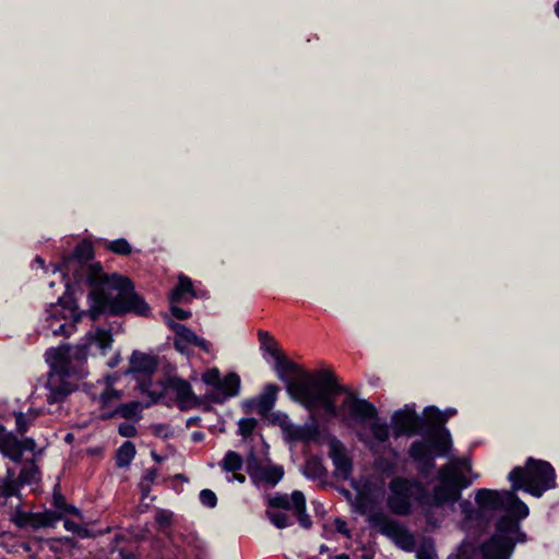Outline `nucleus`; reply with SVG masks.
<instances>
[{"mask_svg":"<svg viewBox=\"0 0 559 559\" xmlns=\"http://www.w3.org/2000/svg\"><path fill=\"white\" fill-rule=\"evenodd\" d=\"M135 456V447L132 442L126 441L117 452L116 463L119 467L128 466Z\"/></svg>","mask_w":559,"mask_h":559,"instance_id":"nucleus-30","label":"nucleus"},{"mask_svg":"<svg viewBox=\"0 0 559 559\" xmlns=\"http://www.w3.org/2000/svg\"><path fill=\"white\" fill-rule=\"evenodd\" d=\"M38 416V413L29 411L28 413L15 414L16 431L21 435L25 433L29 424Z\"/></svg>","mask_w":559,"mask_h":559,"instance_id":"nucleus-35","label":"nucleus"},{"mask_svg":"<svg viewBox=\"0 0 559 559\" xmlns=\"http://www.w3.org/2000/svg\"><path fill=\"white\" fill-rule=\"evenodd\" d=\"M82 314L71 296L60 297L46 309L44 329L52 335L68 337L75 331V323Z\"/></svg>","mask_w":559,"mask_h":559,"instance_id":"nucleus-9","label":"nucleus"},{"mask_svg":"<svg viewBox=\"0 0 559 559\" xmlns=\"http://www.w3.org/2000/svg\"><path fill=\"white\" fill-rule=\"evenodd\" d=\"M283 435L288 442H310L319 437V427L316 420L305 425H295L289 421L282 424Z\"/></svg>","mask_w":559,"mask_h":559,"instance_id":"nucleus-18","label":"nucleus"},{"mask_svg":"<svg viewBox=\"0 0 559 559\" xmlns=\"http://www.w3.org/2000/svg\"><path fill=\"white\" fill-rule=\"evenodd\" d=\"M338 416L346 420V417L342 415V411H347L348 416L361 424L370 420L369 430L378 443H383L389 440L390 428L386 423L379 421L378 411L373 404L366 400L356 399L353 393H348L338 408Z\"/></svg>","mask_w":559,"mask_h":559,"instance_id":"nucleus-11","label":"nucleus"},{"mask_svg":"<svg viewBox=\"0 0 559 559\" xmlns=\"http://www.w3.org/2000/svg\"><path fill=\"white\" fill-rule=\"evenodd\" d=\"M111 345V333L105 329H96L86 334L82 344L49 348L45 353L46 361L50 366L46 384L49 391L47 401L61 402L76 389L78 381L86 374L85 362L90 347L95 346L102 355H105Z\"/></svg>","mask_w":559,"mask_h":559,"instance_id":"nucleus-3","label":"nucleus"},{"mask_svg":"<svg viewBox=\"0 0 559 559\" xmlns=\"http://www.w3.org/2000/svg\"><path fill=\"white\" fill-rule=\"evenodd\" d=\"M240 389V378L236 373H229L221 379L217 390L224 397H233L238 395Z\"/></svg>","mask_w":559,"mask_h":559,"instance_id":"nucleus-28","label":"nucleus"},{"mask_svg":"<svg viewBox=\"0 0 559 559\" xmlns=\"http://www.w3.org/2000/svg\"><path fill=\"white\" fill-rule=\"evenodd\" d=\"M193 439H194L195 441H199V440H201V439H202V435H201V433H198V432H194V433H193Z\"/></svg>","mask_w":559,"mask_h":559,"instance_id":"nucleus-55","label":"nucleus"},{"mask_svg":"<svg viewBox=\"0 0 559 559\" xmlns=\"http://www.w3.org/2000/svg\"><path fill=\"white\" fill-rule=\"evenodd\" d=\"M460 508L462 513L464 514L466 520H472L476 511L474 510L472 503L467 500H463L460 502Z\"/></svg>","mask_w":559,"mask_h":559,"instance_id":"nucleus-46","label":"nucleus"},{"mask_svg":"<svg viewBox=\"0 0 559 559\" xmlns=\"http://www.w3.org/2000/svg\"><path fill=\"white\" fill-rule=\"evenodd\" d=\"M426 421L431 426V429L443 427L447 421L444 415L435 406H428L424 411Z\"/></svg>","mask_w":559,"mask_h":559,"instance_id":"nucleus-33","label":"nucleus"},{"mask_svg":"<svg viewBox=\"0 0 559 559\" xmlns=\"http://www.w3.org/2000/svg\"><path fill=\"white\" fill-rule=\"evenodd\" d=\"M426 439L435 456H450L452 451L451 433L445 427L430 429Z\"/></svg>","mask_w":559,"mask_h":559,"instance_id":"nucleus-19","label":"nucleus"},{"mask_svg":"<svg viewBox=\"0 0 559 559\" xmlns=\"http://www.w3.org/2000/svg\"><path fill=\"white\" fill-rule=\"evenodd\" d=\"M266 516L271 523L277 528H285L293 524V520L286 513L278 510H267Z\"/></svg>","mask_w":559,"mask_h":559,"instance_id":"nucleus-34","label":"nucleus"},{"mask_svg":"<svg viewBox=\"0 0 559 559\" xmlns=\"http://www.w3.org/2000/svg\"><path fill=\"white\" fill-rule=\"evenodd\" d=\"M118 431L122 437H134L136 435V428L133 424L122 423L118 427Z\"/></svg>","mask_w":559,"mask_h":559,"instance_id":"nucleus-44","label":"nucleus"},{"mask_svg":"<svg viewBox=\"0 0 559 559\" xmlns=\"http://www.w3.org/2000/svg\"><path fill=\"white\" fill-rule=\"evenodd\" d=\"M170 312L173 317L178 320H187L191 317V312L189 310L181 309L177 307L175 304H171Z\"/></svg>","mask_w":559,"mask_h":559,"instance_id":"nucleus-45","label":"nucleus"},{"mask_svg":"<svg viewBox=\"0 0 559 559\" xmlns=\"http://www.w3.org/2000/svg\"><path fill=\"white\" fill-rule=\"evenodd\" d=\"M174 513L166 509H157L155 512V521L158 530L166 536L167 546L159 548V543H154V548L159 552L162 559H189L193 556L195 559H206V549L202 542L194 537L188 540L181 535L171 534L170 527Z\"/></svg>","mask_w":559,"mask_h":559,"instance_id":"nucleus-6","label":"nucleus"},{"mask_svg":"<svg viewBox=\"0 0 559 559\" xmlns=\"http://www.w3.org/2000/svg\"><path fill=\"white\" fill-rule=\"evenodd\" d=\"M168 326L175 332L174 346L181 354L188 353L189 345H194L205 353H211V344L199 337L192 330L181 323L167 319Z\"/></svg>","mask_w":559,"mask_h":559,"instance_id":"nucleus-14","label":"nucleus"},{"mask_svg":"<svg viewBox=\"0 0 559 559\" xmlns=\"http://www.w3.org/2000/svg\"><path fill=\"white\" fill-rule=\"evenodd\" d=\"M23 445V452L25 450L27 451H34L36 443L33 439H25L24 441H21Z\"/></svg>","mask_w":559,"mask_h":559,"instance_id":"nucleus-49","label":"nucleus"},{"mask_svg":"<svg viewBox=\"0 0 559 559\" xmlns=\"http://www.w3.org/2000/svg\"><path fill=\"white\" fill-rule=\"evenodd\" d=\"M554 11L556 16L559 19V0L555 3Z\"/></svg>","mask_w":559,"mask_h":559,"instance_id":"nucleus-53","label":"nucleus"},{"mask_svg":"<svg viewBox=\"0 0 559 559\" xmlns=\"http://www.w3.org/2000/svg\"><path fill=\"white\" fill-rule=\"evenodd\" d=\"M257 424L258 421L254 418H241L238 421L239 435L242 436L243 438H248L254 431Z\"/></svg>","mask_w":559,"mask_h":559,"instance_id":"nucleus-38","label":"nucleus"},{"mask_svg":"<svg viewBox=\"0 0 559 559\" xmlns=\"http://www.w3.org/2000/svg\"><path fill=\"white\" fill-rule=\"evenodd\" d=\"M151 488H147V486H144V489H141L143 495L146 496L148 493Z\"/></svg>","mask_w":559,"mask_h":559,"instance_id":"nucleus-56","label":"nucleus"},{"mask_svg":"<svg viewBox=\"0 0 559 559\" xmlns=\"http://www.w3.org/2000/svg\"><path fill=\"white\" fill-rule=\"evenodd\" d=\"M408 453L423 476H427L435 467V455L427 439L414 441Z\"/></svg>","mask_w":559,"mask_h":559,"instance_id":"nucleus-17","label":"nucleus"},{"mask_svg":"<svg viewBox=\"0 0 559 559\" xmlns=\"http://www.w3.org/2000/svg\"><path fill=\"white\" fill-rule=\"evenodd\" d=\"M0 451L12 461H20L23 454V445L20 440L0 425Z\"/></svg>","mask_w":559,"mask_h":559,"instance_id":"nucleus-21","label":"nucleus"},{"mask_svg":"<svg viewBox=\"0 0 559 559\" xmlns=\"http://www.w3.org/2000/svg\"><path fill=\"white\" fill-rule=\"evenodd\" d=\"M142 412V405L138 401H131L129 403L119 404L112 412L102 414V418L108 419L115 416L124 419H140Z\"/></svg>","mask_w":559,"mask_h":559,"instance_id":"nucleus-23","label":"nucleus"},{"mask_svg":"<svg viewBox=\"0 0 559 559\" xmlns=\"http://www.w3.org/2000/svg\"><path fill=\"white\" fill-rule=\"evenodd\" d=\"M191 394L190 385L183 382L179 388V395L181 399L189 397Z\"/></svg>","mask_w":559,"mask_h":559,"instance_id":"nucleus-48","label":"nucleus"},{"mask_svg":"<svg viewBox=\"0 0 559 559\" xmlns=\"http://www.w3.org/2000/svg\"><path fill=\"white\" fill-rule=\"evenodd\" d=\"M420 423L421 420L416 414L415 408L408 405L392 415V426L396 437L416 433L420 427Z\"/></svg>","mask_w":559,"mask_h":559,"instance_id":"nucleus-16","label":"nucleus"},{"mask_svg":"<svg viewBox=\"0 0 559 559\" xmlns=\"http://www.w3.org/2000/svg\"><path fill=\"white\" fill-rule=\"evenodd\" d=\"M269 506L273 509L294 510V492L288 496L287 493H277L269 499Z\"/></svg>","mask_w":559,"mask_h":559,"instance_id":"nucleus-32","label":"nucleus"},{"mask_svg":"<svg viewBox=\"0 0 559 559\" xmlns=\"http://www.w3.org/2000/svg\"><path fill=\"white\" fill-rule=\"evenodd\" d=\"M52 506L56 509L55 511L46 510L37 513L24 512L17 509L12 516V521L20 528L38 530L55 527L64 514L81 515L80 511L74 506L68 504L64 497L59 492L53 493Z\"/></svg>","mask_w":559,"mask_h":559,"instance_id":"nucleus-10","label":"nucleus"},{"mask_svg":"<svg viewBox=\"0 0 559 559\" xmlns=\"http://www.w3.org/2000/svg\"><path fill=\"white\" fill-rule=\"evenodd\" d=\"M294 502H295V514L298 519L299 524L304 528H309L312 525V521L310 516L306 513V498L305 495L299 491H294Z\"/></svg>","mask_w":559,"mask_h":559,"instance_id":"nucleus-29","label":"nucleus"},{"mask_svg":"<svg viewBox=\"0 0 559 559\" xmlns=\"http://www.w3.org/2000/svg\"><path fill=\"white\" fill-rule=\"evenodd\" d=\"M39 479V469L34 462H27L23 465L19 475V484H35Z\"/></svg>","mask_w":559,"mask_h":559,"instance_id":"nucleus-31","label":"nucleus"},{"mask_svg":"<svg viewBox=\"0 0 559 559\" xmlns=\"http://www.w3.org/2000/svg\"><path fill=\"white\" fill-rule=\"evenodd\" d=\"M278 386L276 384H267L263 393L259 396L257 407L262 415L267 414L274 406Z\"/></svg>","mask_w":559,"mask_h":559,"instance_id":"nucleus-27","label":"nucleus"},{"mask_svg":"<svg viewBox=\"0 0 559 559\" xmlns=\"http://www.w3.org/2000/svg\"><path fill=\"white\" fill-rule=\"evenodd\" d=\"M472 464L467 457H450L437 472V485L428 492L415 478L396 476L389 483L386 508L397 516H408L416 501L427 524L438 526L445 516L444 507L453 506L461 499L462 490L469 487L473 478Z\"/></svg>","mask_w":559,"mask_h":559,"instance_id":"nucleus-1","label":"nucleus"},{"mask_svg":"<svg viewBox=\"0 0 559 559\" xmlns=\"http://www.w3.org/2000/svg\"><path fill=\"white\" fill-rule=\"evenodd\" d=\"M157 477V472L154 468L146 469L144 472V475L142 476L140 488L144 489V486H147V488H151V485L154 483V480Z\"/></svg>","mask_w":559,"mask_h":559,"instance_id":"nucleus-42","label":"nucleus"},{"mask_svg":"<svg viewBox=\"0 0 559 559\" xmlns=\"http://www.w3.org/2000/svg\"><path fill=\"white\" fill-rule=\"evenodd\" d=\"M186 296L195 297L192 281L186 275H179L176 287L170 293V304L181 302Z\"/></svg>","mask_w":559,"mask_h":559,"instance_id":"nucleus-24","label":"nucleus"},{"mask_svg":"<svg viewBox=\"0 0 559 559\" xmlns=\"http://www.w3.org/2000/svg\"><path fill=\"white\" fill-rule=\"evenodd\" d=\"M247 472L254 484L271 487L277 485L284 476L282 466L261 463L253 456L248 459Z\"/></svg>","mask_w":559,"mask_h":559,"instance_id":"nucleus-13","label":"nucleus"},{"mask_svg":"<svg viewBox=\"0 0 559 559\" xmlns=\"http://www.w3.org/2000/svg\"><path fill=\"white\" fill-rule=\"evenodd\" d=\"M417 559H436V552L430 543H425L418 550H417Z\"/></svg>","mask_w":559,"mask_h":559,"instance_id":"nucleus-41","label":"nucleus"},{"mask_svg":"<svg viewBox=\"0 0 559 559\" xmlns=\"http://www.w3.org/2000/svg\"><path fill=\"white\" fill-rule=\"evenodd\" d=\"M107 249H109L110 251H112L116 254H122V255H127V254L131 253V251H132L130 243L124 238H120V239L108 242Z\"/></svg>","mask_w":559,"mask_h":559,"instance_id":"nucleus-37","label":"nucleus"},{"mask_svg":"<svg viewBox=\"0 0 559 559\" xmlns=\"http://www.w3.org/2000/svg\"><path fill=\"white\" fill-rule=\"evenodd\" d=\"M275 369L278 378L286 382L290 397L312 412L322 407L332 418L338 416L335 396L346 389L340 385L333 372L329 370L306 371L281 353L275 357Z\"/></svg>","mask_w":559,"mask_h":559,"instance_id":"nucleus-4","label":"nucleus"},{"mask_svg":"<svg viewBox=\"0 0 559 559\" xmlns=\"http://www.w3.org/2000/svg\"><path fill=\"white\" fill-rule=\"evenodd\" d=\"M444 415V417L448 419L449 417L453 416L456 414V409L455 408H447L444 411V413H442Z\"/></svg>","mask_w":559,"mask_h":559,"instance_id":"nucleus-50","label":"nucleus"},{"mask_svg":"<svg viewBox=\"0 0 559 559\" xmlns=\"http://www.w3.org/2000/svg\"><path fill=\"white\" fill-rule=\"evenodd\" d=\"M202 380L204 383L217 389L221 381V372L217 368L209 369L202 374Z\"/></svg>","mask_w":559,"mask_h":559,"instance_id":"nucleus-39","label":"nucleus"},{"mask_svg":"<svg viewBox=\"0 0 559 559\" xmlns=\"http://www.w3.org/2000/svg\"><path fill=\"white\" fill-rule=\"evenodd\" d=\"M330 456L335 466L336 475L347 479L352 473V461L340 441L332 442Z\"/></svg>","mask_w":559,"mask_h":559,"instance_id":"nucleus-20","label":"nucleus"},{"mask_svg":"<svg viewBox=\"0 0 559 559\" xmlns=\"http://www.w3.org/2000/svg\"><path fill=\"white\" fill-rule=\"evenodd\" d=\"M514 491L513 489L498 491L483 488L477 490L475 501L483 510H504L507 513L518 518H526L528 515V508L519 499Z\"/></svg>","mask_w":559,"mask_h":559,"instance_id":"nucleus-12","label":"nucleus"},{"mask_svg":"<svg viewBox=\"0 0 559 559\" xmlns=\"http://www.w3.org/2000/svg\"><path fill=\"white\" fill-rule=\"evenodd\" d=\"M259 340L261 342V348L267 352L272 357H275L280 352L275 347V342L266 331H259Z\"/></svg>","mask_w":559,"mask_h":559,"instance_id":"nucleus-36","label":"nucleus"},{"mask_svg":"<svg viewBox=\"0 0 559 559\" xmlns=\"http://www.w3.org/2000/svg\"><path fill=\"white\" fill-rule=\"evenodd\" d=\"M156 369V361L153 357L134 352L130 358V370L133 372L152 373Z\"/></svg>","mask_w":559,"mask_h":559,"instance_id":"nucleus-25","label":"nucleus"},{"mask_svg":"<svg viewBox=\"0 0 559 559\" xmlns=\"http://www.w3.org/2000/svg\"><path fill=\"white\" fill-rule=\"evenodd\" d=\"M177 477L186 480V478L181 474L177 475Z\"/></svg>","mask_w":559,"mask_h":559,"instance_id":"nucleus-57","label":"nucleus"},{"mask_svg":"<svg viewBox=\"0 0 559 559\" xmlns=\"http://www.w3.org/2000/svg\"><path fill=\"white\" fill-rule=\"evenodd\" d=\"M357 511L366 515L369 526L391 539L399 548L412 551L415 548L414 535L396 519L377 508L376 503L365 493L356 500Z\"/></svg>","mask_w":559,"mask_h":559,"instance_id":"nucleus-5","label":"nucleus"},{"mask_svg":"<svg viewBox=\"0 0 559 559\" xmlns=\"http://www.w3.org/2000/svg\"><path fill=\"white\" fill-rule=\"evenodd\" d=\"M511 513L502 516L497 523V532L475 551L476 559H508L514 547V538L519 531V520Z\"/></svg>","mask_w":559,"mask_h":559,"instance_id":"nucleus-8","label":"nucleus"},{"mask_svg":"<svg viewBox=\"0 0 559 559\" xmlns=\"http://www.w3.org/2000/svg\"><path fill=\"white\" fill-rule=\"evenodd\" d=\"M219 465L226 473H234L233 477L228 478V481L237 480L239 483H245L246 477L242 474L237 473L243 465L242 456L239 453L228 451Z\"/></svg>","mask_w":559,"mask_h":559,"instance_id":"nucleus-22","label":"nucleus"},{"mask_svg":"<svg viewBox=\"0 0 559 559\" xmlns=\"http://www.w3.org/2000/svg\"><path fill=\"white\" fill-rule=\"evenodd\" d=\"M87 393L94 402L98 403L100 408H106L122 397V392L112 386L110 377L90 384Z\"/></svg>","mask_w":559,"mask_h":559,"instance_id":"nucleus-15","label":"nucleus"},{"mask_svg":"<svg viewBox=\"0 0 559 559\" xmlns=\"http://www.w3.org/2000/svg\"><path fill=\"white\" fill-rule=\"evenodd\" d=\"M118 361H119V358L117 357V358H115V359L110 360V361L108 362V366H109L110 368H114V367H116V366H117Z\"/></svg>","mask_w":559,"mask_h":559,"instance_id":"nucleus-52","label":"nucleus"},{"mask_svg":"<svg viewBox=\"0 0 559 559\" xmlns=\"http://www.w3.org/2000/svg\"><path fill=\"white\" fill-rule=\"evenodd\" d=\"M513 490H525L540 497L556 486L554 467L546 461L530 457L524 467H514L508 476Z\"/></svg>","mask_w":559,"mask_h":559,"instance_id":"nucleus-7","label":"nucleus"},{"mask_svg":"<svg viewBox=\"0 0 559 559\" xmlns=\"http://www.w3.org/2000/svg\"><path fill=\"white\" fill-rule=\"evenodd\" d=\"M63 525H64V528L67 531L75 533L79 536H85L86 535V530L81 527V525L79 523H75L74 521H71V520L67 519V520H64Z\"/></svg>","mask_w":559,"mask_h":559,"instance_id":"nucleus-43","label":"nucleus"},{"mask_svg":"<svg viewBox=\"0 0 559 559\" xmlns=\"http://www.w3.org/2000/svg\"><path fill=\"white\" fill-rule=\"evenodd\" d=\"M334 559H350V558H349V556H348V555H346V554H341V555L335 556V558H334Z\"/></svg>","mask_w":559,"mask_h":559,"instance_id":"nucleus-54","label":"nucleus"},{"mask_svg":"<svg viewBox=\"0 0 559 559\" xmlns=\"http://www.w3.org/2000/svg\"><path fill=\"white\" fill-rule=\"evenodd\" d=\"M200 501L207 508H214L217 504V498L211 489H203L199 495Z\"/></svg>","mask_w":559,"mask_h":559,"instance_id":"nucleus-40","label":"nucleus"},{"mask_svg":"<svg viewBox=\"0 0 559 559\" xmlns=\"http://www.w3.org/2000/svg\"><path fill=\"white\" fill-rule=\"evenodd\" d=\"M94 258L93 246L87 241L79 243L71 257L64 258L60 266L55 265L53 271L62 273H74L79 269H86V280L91 285L97 286L88 294V314L95 321L102 312L110 314H122L134 312L140 316H147L150 308L147 304L133 290V285L128 277L104 274L99 263L85 265Z\"/></svg>","mask_w":559,"mask_h":559,"instance_id":"nucleus-2","label":"nucleus"},{"mask_svg":"<svg viewBox=\"0 0 559 559\" xmlns=\"http://www.w3.org/2000/svg\"><path fill=\"white\" fill-rule=\"evenodd\" d=\"M334 525H335V530L338 533H341V534H343V535H345L347 537L349 536V531H348L347 524H346V522L344 520L336 519L335 522H334Z\"/></svg>","mask_w":559,"mask_h":559,"instance_id":"nucleus-47","label":"nucleus"},{"mask_svg":"<svg viewBox=\"0 0 559 559\" xmlns=\"http://www.w3.org/2000/svg\"><path fill=\"white\" fill-rule=\"evenodd\" d=\"M34 262H35L36 264H38L40 267H44V266H45V261H44V259H41L40 257H36V258H35V260H34Z\"/></svg>","mask_w":559,"mask_h":559,"instance_id":"nucleus-51","label":"nucleus"},{"mask_svg":"<svg viewBox=\"0 0 559 559\" xmlns=\"http://www.w3.org/2000/svg\"><path fill=\"white\" fill-rule=\"evenodd\" d=\"M464 554H465V550H463V551L461 552V555H460V556H461V559H464V558H463V557H464Z\"/></svg>","mask_w":559,"mask_h":559,"instance_id":"nucleus-58","label":"nucleus"},{"mask_svg":"<svg viewBox=\"0 0 559 559\" xmlns=\"http://www.w3.org/2000/svg\"><path fill=\"white\" fill-rule=\"evenodd\" d=\"M19 481L14 479V474L8 469L5 478H0V508L4 507L8 499L17 497Z\"/></svg>","mask_w":559,"mask_h":559,"instance_id":"nucleus-26","label":"nucleus"}]
</instances>
